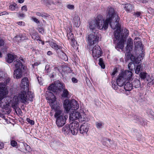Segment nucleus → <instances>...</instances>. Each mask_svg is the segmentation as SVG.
<instances>
[{"instance_id":"obj_1","label":"nucleus","mask_w":154,"mask_h":154,"mask_svg":"<svg viewBox=\"0 0 154 154\" xmlns=\"http://www.w3.org/2000/svg\"><path fill=\"white\" fill-rule=\"evenodd\" d=\"M119 18L113 8L109 7L107 11L106 19L105 21L103 16L98 15L94 20L91 21L89 23V28L93 30L96 28L99 29H106L109 24L111 28L113 29H116L114 32L115 37L117 40H120L117 43L116 49L118 48L122 49L124 47V42L126 38L128 35L129 31L126 29L121 30L119 24Z\"/></svg>"},{"instance_id":"obj_2","label":"nucleus","mask_w":154,"mask_h":154,"mask_svg":"<svg viewBox=\"0 0 154 154\" xmlns=\"http://www.w3.org/2000/svg\"><path fill=\"white\" fill-rule=\"evenodd\" d=\"M54 116L56 119V125L59 127H62L64 125L68 118L67 115L60 110H56Z\"/></svg>"},{"instance_id":"obj_3","label":"nucleus","mask_w":154,"mask_h":154,"mask_svg":"<svg viewBox=\"0 0 154 154\" xmlns=\"http://www.w3.org/2000/svg\"><path fill=\"white\" fill-rule=\"evenodd\" d=\"M64 107L66 113L71 110H76L79 107V104L78 102L74 99L71 100H66L64 101Z\"/></svg>"},{"instance_id":"obj_4","label":"nucleus","mask_w":154,"mask_h":154,"mask_svg":"<svg viewBox=\"0 0 154 154\" xmlns=\"http://www.w3.org/2000/svg\"><path fill=\"white\" fill-rule=\"evenodd\" d=\"M19 94L17 97V99L22 103H26L27 101L31 100L33 98V94L31 92L28 91L26 93L27 91L23 90Z\"/></svg>"},{"instance_id":"obj_5","label":"nucleus","mask_w":154,"mask_h":154,"mask_svg":"<svg viewBox=\"0 0 154 154\" xmlns=\"http://www.w3.org/2000/svg\"><path fill=\"white\" fill-rule=\"evenodd\" d=\"M99 37L94 32H92L88 35L86 38V40L89 48L98 42Z\"/></svg>"},{"instance_id":"obj_6","label":"nucleus","mask_w":154,"mask_h":154,"mask_svg":"<svg viewBox=\"0 0 154 154\" xmlns=\"http://www.w3.org/2000/svg\"><path fill=\"white\" fill-rule=\"evenodd\" d=\"M93 46L92 48H91L92 46L90 48L89 47V48L92 51V56L94 58L96 59L101 56L102 52L100 47L98 45H96L93 47Z\"/></svg>"},{"instance_id":"obj_7","label":"nucleus","mask_w":154,"mask_h":154,"mask_svg":"<svg viewBox=\"0 0 154 154\" xmlns=\"http://www.w3.org/2000/svg\"><path fill=\"white\" fill-rule=\"evenodd\" d=\"M20 86L22 90L26 91L29 90V82L27 77H25L22 79Z\"/></svg>"},{"instance_id":"obj_8","label":"nucleus","mask_w":154,"mask_h":154,"mask_svg":"<svg viewBox=\"0 0 154 154\" xmlns=\"http://www.w3.org/2000/svg\"><path fill=\"white\" fill-rule=\"evenodd\" d=\"M89 126L87 123H84L80 127V132L83 135L87 137L88 135V132L89 130Z\"/></svg>"},{"instance_id":"obj_9","label":"nucleus","mask_w":154,"mask_h":154,"mask_svg":"<svg viewBox=\"0 0 154 154\" xmlns=\"http://www.w3.org/2000/svg\"><path fill=\"white\" fill-rule=\"evenodd\" d=\"M120 75H122L127 81H129L132 77V73L131 71L128 70H125L124 72H122L120 74Z\"/></svg>"},{"instance_id":"obj_10","label":"nucleus","mask_w":154,"mask_h":154,"mask_svg":"<svg viewBox=\"0 0 154 154\" xmlns=\"http://www.w3.org/2000/svg\"><path fill=\"white\" fill-rule=\"evenodd\" d=\"M70 133L73 135H76L78 132L79 124L78 122H72L70 124Z\"/></svg>"},{"instance_id":"obj_11","label":"nucleus","mask_w":154,"mask_h":154,"mask_svg":"<svg viewBox=\"0 0 154 154\" xmlns=\"http://www.w3.org/2000/svg\"><path fill=\"white\" fill-rule=\"evenodd\" d=\"M80 113L77 112L76 110L72 111V112L70 113L69 116V119L70 120L73 121L77 119H79V116Z\"/></svg>"},{"instance_id":"obj_12","label":"nucleus","mask_w":154,"mask_h":154,"mask_svg":"<svg viewBox=\"0 0 154 154\" xmlns=\"http://www.w3.org/2000/svg\"><path fill=\"white\" fill-rule=\"evenodd\" d=\"M7 99L5 98L3 101L0 102V107L5 109H8L10 106V103L7 101Z\"/></svg>"},{"instance_id":"obj_13","label":"nucleus","mask_w":154,"mask_h":154,"mask_svg":"<svg viewBox=\"0 0 154 154\" xmlns=\"http://www.w3.org/2000/svg\"><path fill=\"white\" fill-rule=\"evenodd\" d=\"M133 45V41L131 38H129L127 39V45L126 47V51H131L132 50Z\"/></svg>"},{"instance_id":"obj_14","label":"nucleus","mask_w":154,"mask_h":154,"mask_svg":"<svg viewBox=\"0 0 154 154\" xmlns=\"http://www.w3.org/2000/svg\"><path fill=\"white\" fill-rule=\"evenodd\" d=\"M23 69H16L14 71V77L17 79L20 78L22 76Z\"/></svg>"},{"instance_id":"obj_15","label":"nucleus","mask_w":154,"mask_h":154,"mask_svg":"<svg viewBox=\"0 0 154 154\" xmlns=\"http://www.w3.org/2000/svg\"><path fill=\"white\" fill-rule=\"evenodd\" d=\"M126 80L119 74V78L117 79L116 82L119 86H122L125 84Z\"/></svg>"},{"instance_id":"obj_16","label":"nucleus","mask_w":154,"mask_h":154,"mask_svg":"<svg viewBox=\"0 0 154 154\" xmlns=\"http://www.w3.org/2000/svg\"><path fill=\"white\" fill-rule=\"evenodd\" d=\"M122 5L125 11L128 12H131L134 8L133 5L130 3L123 4Z\"/></svg>"},{"instance_id":"obj_17","label":"nucleus","mask_w":154,"mask_h":154,"mask_svg":"<svg viewBox=\"0 0 154 154\" xmlns=\"http://www.w3.org/2000/svg\"><path fill=\"white\" fill-rule=\"evenodd\" d=\"M71 127L70 124V125H66L63 127L62 129V132L65 135L70 134Z\"/></svg>"},{"instance_id":"obj_18","label":"nucleus","mask_w":154,"mask_h":154,"mask_svg":"<svg viewBox=\"0 0 154 154\" xmlns=\"http://www.w3.org/2000/svg\"><path fill=\"white\" fill-rule=\"evenodd\" d=\"M13 63L15 67L17 68L16 69H24V67H23V65L20 60H15L14 61Z\"/></svg>"},{"instance_id":"obj_19","label":"nucleus","mask_w":154,"mask_h":154,"mask_svg":"<svg viewBox=\"0 0 154 154\" xmlns=\"http://www.w3.org/2000/svg\"><path fill=\"white\" fill-rule=\"evenodd\" d=\"M28 35H26L25 33H20L19 34V35H17L15 36L14 38L15 39H16L17 38H18L17 40L19 41V40H27L28 39Z\"/></svg>"},{"instance_id":"obj_20","label":"nucleus","mask_w":154,"mask_h":154,"mask_svg":"<svg viewBox=\"0 0 154 154\" xmlns=\"http://www.w3.org/2000/svg\"><path fill=\"white\" fill-rule=\"evenodd\" d=\"M49 95L50 96H51V97H48L49 103L51 104L50 105L52 106L54 108V107H53V104L56 101V98L54 94L51 92L49 93Z\"/></svg>"},{"instance_id":"obj_21","label":"nucleus","mask_w":154,"mask_h":154,"mask_svg":"<svg viewBox=\"0 0 154 154\" xmlns=\"http://www.w3.org/2000/svg\"><path fill=\"white\" fill-rule=\"evenodd\" d=\"M134 42L135 48H141L142 44L139 38H136L134 40Z\"/></svg>"},{"instance_id":"obj_22","label":"nucleus","mask_w":154,"mask_h":154,"mask_svg":"<svg viewBox=\"0 0 154 154\" xmlns=\"http://www.w3.org/2000/svg\"><path fill=\"white\" fill-rule=\"evenodd\" d=\"M30 34L32 38L34 40H35L37 41L40 40H39L40 37L38 36V34L34 30H33V32H30Z\"/></svg>"},{"instance_id":"obj_23","label":"nucleus","mask_w":154,"mask_h":154,"mask_svg":"<svg viewBox=\"0 0 154 154\" xmlns=\"http://www.w3.org/2000/svg\"><path fill=\"white\" fill-rule=\"evenodd\" d=\"M16 56L15 55H13L11 54H8V58L7 59V62L9 63H11L16 58Z\"/></svg>"},{"instance_id":"obj_24","label":"nucleus","mask_w":154,"mask_h":154,"mask_svg":"<svg viewBox=\"0 0 154 154\" xmlns=\"http://www.w3.org/2000/svg\"><path fill=\"white\" fill-rule=\"evenodd\" d=\"M124 85V88L126 91H131L133 87L132 84L128 82H127Z\"/></svg>"},{"instance_id":"obj_25","label":"nucleus","mask_w":154,"mask_h":154,"mask_svg":"<svg viewBox=\"0 0 154 154\" xmlns=\"http://www.w3.org/2000/svg\"><path fill=\"white\" fill-rule=\"evenodd\" d=\"M79 121H88V119L87 117L86 114L84 113H80Z\"/></svg>"},{"instance_id":"obj_26","label":"nucleus","mask_w":154,"mask_h":154,"mask_svg":"<svg viewBox=\"0 0 154 154\" xmlns=\"http://www.w3.org/2000/svg\"><path fill=\"white\" fill-rule=\"evenodd\" d=\"M50 45L52 48L56 51H57L58 49H60L62 48L60 46L57 45V44L54 42H50Z\"/></svg>"},{"instance_id":"obj_27","label":"nucleus","mask_w":154,"mask_h":154,"mask_svg":"<svg viewBox=\"0 0 154 154\" xmlns=\"http://www.w3.org/2000/svg\"><path fill=\"white\" fill-rule=\"evenodd\" d=\"M48 89L55 93L57 90L56 82L54 84H52L48 88Z\"/></svg>"},{"instance_id":"obj_28","label":"nucleus","mask_w":154,"mask_h":154,"mask_svg":"<svg viewBox=\"0 0 154 154\" xmlns=\"http://www.w3.org/2000/svg\"><path fill=\"white\" fill-rule=\"evenodd\" d=\"M18 8V6L15 3H14L12 4L9 7V9L12 11H17Z\"/></svg>"},{"instance_id":"obj_29","label":"nucleus","mask_w":154,"mask_h":154,"mask_svg":"<svg viewBox=\"0 0 154 154\" xmlns=\"http://www.w3.org/2000/svg\"><path fill=\"white\" fill-rule=\"evenodd\" d=\"M59 57L65 61H67L68 60L67 56L66 54L62 51H61L58 54Z\"/></svg>"},{"instance_id":"obj_30","label":"nucleus","mask_w":154,"mask_h":154,"mask_svg":"<svg viewBox=\"0 0 154 154\" xmlns=\"http://www.w3.org/2000/svg\"><path fill=\"white\" fill-rule=\"evenodd\" d=\"M57 82H56V86H57V90L59 91H61L62 89H63L64 88V86L63 85L60 83L59 81H57Z\"/></svg>"},{"instance_id":"obj_31","label":"nucleus","mask_w":154,"mask_h":154,"mask_svg":"<svg viewBox=\"0 0 154 154\" xmlns=\"http://www.w3.org/2000/svg\"><path fill=\"white\" fill-rule=\"evenodd\" d=\"M42 3L46 5L51 4V3H52L54 4H57V3H60L59 2H54V1H49V0H42Z\"/></svg>"},{"instance_id":"obj_32","label":"nucleus","mask_w":154,"mask_h":154,"mask_svg":"<svg viewBox=\"0 0 154 154\" xmlns=\"http://www.w3.org/2000/svg\"><path fill=\"white\" fill-rule=\"evenodd\" d=\"M131 84L133 87L135 88H138L140 85V82L139 80L137 79L134 80Z\"/></svg>"},{"instance_id":"obj_33","label":"nucleus","mask_w":154,"mask_h":154,"mask_svg":"<svg viewBox=\"0 0 154 154\" xmlns=\"http://www.w3.org/2000/svg\"><path fill=\"white\" fill-rule=\"evenodd\" d=\"M18 99L15 100V101H13L12 103L11 106L13 109L16 110L18 108Z\"/></svg>"},{"instance_id":"obj_34","label":"nucleus","mask_w":154,"mask_h":154,"mask_svg":"<svg viewBox=\"0 0 154 154\" xmlns=\"http://www.w3.org/2000/svg\"><path fill=\"white\" fill-rule=\"evenodd\" d=\"M68 94L69 92L67 90L64 89L61 95L62 97L64 98H68Z\"/></svg>"},{"instance_id":"obj_35","label":"nucleus","mask_w":154,"mask_h":154,"mask_svg":"<svg viewBox=\"0 0 154 154\" xmlns=\"http://www.w3.org/2000/svg\"><path fill=\"white\" fill-rule=\"evenodd\" d=\"M67 37L68 40H71V41L73 42L75 41V40L73 38V35L71 32L68 33L67 35Z\"/></svg>"},{"instance_id":"obj_36","label":"nucleus","mask_w":154,"mask_h":154,"mask_svg":"<svg viewBox=\"0 0 154 154\" xmlns=\"http://www.w3.org/2000/svg\"><path fill=\"white\" fill-rule=\"evenodd\" d=\"M112 88L116 90L118 89V85H117V82L114 81H112Z\"/></svg>"},{"instance_id":"obj_37","label":"nucleus","mask_w":154,"mask_h":154,"mask_svg":"<svg viewBox=\"0 0 154 154\" xmlns=\"http://www.w3.org/2000/svg\"><path fill=\"white\" fill-rule=\"evenodd\" d=\"M131 51H126V52L125 54V55L126 56V60H129L131 58L132 54L131 53Z\"/></svg>"},{"instance_id":"obj_38","label":"nucleus","mask_w":154,"mask_h":154,"mask_svg":"<svg viewBox=\"0 0 154 154\" xmlns=\"http://www.w3.org/2000/svg\"><path fill=\"white\" fill-rule=\"evenodd\" d=\"M95 123L96 127L98 129L102 128L104 125V123L102 122H97Z\"/></svg>"},{"instance_id":"obj_39","label":"nucleus","mask_w":154,"mask_h":154,"mask_svg":"<svg viewBox=\"0 0 154 154\" xmlns=\"http://www.w3.org/2000/svg\"><path fill=\"white\" fill-rule=\"evenodd\" d=\"M98 64L101 66L102 69H104L105 68V65L102 58H100L99 59Z\"/></svg>"},{"instance_id":"obj_40","label":"nucleus","mask_w":154,"mask_h":154,"mask_svg":"<svg viewBox=\"0 0 154 154\" xmlns=\"http://www.w3.org/2000/svg\"><path fill=\"white\" fill-rule=\"evenodd\" d=\"M5 75L4 72L0 71V81H4L5 79Z\"/></svg>"},{"instance_id":"obj_41","label":"nucleus","mask_w":154,"mask_h":154,"mask_svg":"<svg viewBox=\"0 0 154 154\" xmlns=\"http://www.w3.org/2000/svg\"><path fill=\"white\" fill-rule=\"evenodd\" d=\"M133 119L137 120V121L141 123V121L143 120V119L139 116L136 115H134L133 116Z\"/></svg>"},{"instance_id":"obj_42","label":"nucleus","mask_w":154,"mask_h":154,"mask_svg":"<svg viewBox=\"0 0 154 154\" xmlns=\"http://www.w3.org/2000/svg\"><path fill=\"white\" fill-rule=\"evenodd\" d=\"M146 73L143 72L140 73L139 75V76L141 78V79L144 80L146 78Z\"/></svg>"},{"instance_id":"obj_43","label":"nucleus","mask_w":154,"mask_h":154,"mask_svg":"<svg viewBox=\"0 0 154 154\" xmlns=\"http://www.w3.org/2000/svg\"><path fill=\"white\" fill-rule=\"evenodd\" d=\"M5 84L2 83H0V92H2L5 90Z\"/></svg>"},{"instance_id":"obj_44","label":"nucleus","mask_w":154,"mask_h":154,"mask_svg":"<svg viewBox=\"0 0 154 154\" xmlns=\"http://www.w3.org/2000/svg\"><path fill=\"white\" fill-rule=\"evenodd\" d=\"M80 20V18L77 15H75L73 18V22L75 23H78Z\"/></svg>"},{"instance_id":"obj_45","label":"nucleus","mask_w":154,"mask_h":154,"mask_svg":"<svg viewBox=\"0 0 154 154\" xmlns=\"http://www.w3.org/2000/svg\"><path fill=\"white\" fill-rule=\"evenodd\" d=\"M142 69V66L140 65H137L135 69V73L137 74H138L139 73L140 70Z\"/></svg>"},{"instance_id":"obj_46","label":"nucleus","mask_w":154,"mask_h":154,"mask_svg":"<svg viewBox=\"0 0 154 154\" xmlns=\"http://www.w3.org/2000/svg\"><path fill=\"white\" fill-rule=\"evenodd\" d=\"M147 113L151 116V117L154 119V112L152 110L149 109L147 111Z\"/></svg>"},{"instance_id":"obj_47","label":"nucleus","mask_w":154,"mask_h":154,"mask_svg":"<svg viewBox=\"0 0 154 154\" xmlns=\"http://www.w3.org/2000/svg\"><path fill=\"white\" fill-rule=\"evenodd\" d=\"M25 147L26 150L28 152H29L31 150L30 146L27 145L26 143H24L23 144Z\"/></svg>"},{"instance_id":"obj_48","label":"nucleus","mask_w":154,"mask_h":154,"mask_svg":"<svg viewBox=\"0 0 154 154\" xmlns=\"http://www.w3.org/2000/svg\"><path fill=\"white\" fill-rule=\"evenodd\" d=\"M46 14H45L43 12L40 13V12H37L36 13V15H37L42 17H46Z\"/></svg>"},{"instance_id":"obj_49","label":"nucleus","mask_w":154,"mask_h":154,"mask_svg":"<svg viewBox=\"0 0 154 154\" xmlns=\"http://www.w3.org/2000/svg\"><path fill=\"white\" fill-rule=\"evenodd\" d=\"M26 121L29 123L31 125H33L34 124V121L33 120H31L29 118H27Z\"/></svg>"},{"instance_id":"obj_50","label":"nucleus","mask_w":154,"mask_h":154,"mask_svg":"<svg viewBox=\"0 0 154 154\" xmlns=\"http://www.w3.org/2000/svg\"><path fill=\"white\" fill-rule=\"evenodd\" d=\"M137 59H136L135 57L133 56L132 54L131 57V58H130V59L133 62H135L136 63H139L140 62H137Z\"/></svg>"},{"instance_id":"obj_51","label":"nucleus","mask_w":154,"mask_h":154,"mask_svg":"<svg viewBox=\"0 0 154 154\" xmlns=\"http://www.w3.org/2000/svg\"><path fill=\"white\" fill-rule=\"evenodd\" d=\"M38 30L39 32L41 33L42 34L44 32V29L41 26L38 27Z\"/></svg>"},{"instance_id":"obj_52","label":"nucleus","mask_w":154,"mask_h":154,"mask_svg":"<svg viewBox=\"0 0 154 154\" xmlns=\"http://www.w3.org/2000/svg\"><path fill=\"white\" fill-rule=\"evenodd\" d=\"M11 145L13 147H15L17 145V142L15 140H12L11 141Z\"/></svg>"},{"instance_id":"obj_53","label":"nucleus","mask_w":154,"mask_h":154,"mask_svg":"<svg viewBox=\"0 0 154 154\" xmlns=\"http://www.w3.org/2000/svg\"><path fill=\"white\" fill-rule=\"evenodd\" d=\"M66 7L68 9L70 10H73L74 8V5H68Z\"/></svg>"},{"instance_id":"obj_54","label":"nucleus","mask_w":154,"mask_h":154,"mask_svg":"<svg viewBox=\"0 0 154 154\" xmlns=\"http://www.w3.org/2000/svg\"><path fill=\"white\" fill-rule=\"evenodd\" d=\"M16 23L20 26H25V23L23 21L17 22Z\"/></svg>"},{"instance_id":"obj_55","label":"nucleus","mask_w":154,"mask_h":154,"mask_svg":"<svg viewBox=\"0 0 154 154\" xmlns=\"http://www.w3.org/2000/svg\"><path fill=\"white\" fill-rule=\"evenodd\" d=\"M37 79L38 81L39 82V83L41 85L42 84V78L41 77H39V76H38L37 77Z\"/></svg>"},{"instance_id":"obj_56","label":"nucleus","mask_w":154,"mask_h":154,"mask_svg":"<svg viewBox=\"0 0 154 154\" xmlns=\"http://www.w3.org/2000/svg\"><path fill=\"white\" fill-rule=\"evenodd\" d=\"M70 69V68L69 67L66 66H64L63 68V70L66 72L69 71V70Z\"/></svg>"},{"instance_id":"obj_57","label":"nucleus","mask_w":154,"mask_h":154,"mask_svg":"<svg viewBox=\"0 0 154 154\" xmlns=\"http://www.w3.org/2000/svg\"><path fill=\"white\" fill-rule=\"evenodd\" d=\"M5 80V82L6 84H7L8 83H9L11 80V79L9 77H7L6 78H5V79H4V80Z\"/></svg>"},{"instance_id":"obj_58","label":"nucleus","mask_w":154,"mask_h":154,"mask_svg":"<svg viewBox=\"0 0 154 154\" xmlns=\"http://www.w3.org/2000/svg\"><path fill=\"white\" fill-rule=\"evenodd\" d=\"M54 69L55 71L57 72H60V67L59 66L55 67Z\"/></svg>"},{"instance_id":"obj_59","label":"nucleus","mask_w":154,"mask_h":154,"mask_svg":"<svg viewBox=\"0 0 154 154\" xmlns=\"http://www.w3.org/2000/svg\"><path fill=\"white\" fill-rule=\"evenodd\" d=\"M18 17L20 18H23L25 17V15L23 13H19L18 14Z\"/></svg>"},{"instance_id":"obj_60","label":"nucleus","mask_w":154,"mask_h":154,"mask_svg":"<svg viewBox=\"0 0 154 154\" xmlns=\"http://www.w3.org/2000/svg\"><path fill=\"white\" fill-rule=\"evenodd\" d=\"M133 64L132 62H130L129 63L128 65V69L131 71H132L133 70L132 68H131V66Z\"/></svg>"},{"instance_id":"obj_61","label":"nucleus","mask_w":154,"mask_h":154,"mask_svg":"<svg viewBox=\"0 0 154 154\" xmlns=\"http://www.w3.org/2000/svg\"><path fill=\"white\" fill-rule=\"evenodd\" d=\"M27 8L26 5H24L21 8V10L22 11H27Z\"/></svg>"},{"instance_id":"obj_62","label":"nucleus","mask_w":154,"mask_h":154,"mask_svg":"<svg viewBox=\"0 0 154 154\" xmlns=\"http://www.w3.org/2000/svg\"><path fill=\"white\" fill-rule=\"evenodd\" d=\"M4 45V41L3 40L0 38V46H2Z\"/></svg>"},{"instance_id":"obj_63","label":"nucleus","mask_w":154,"mask_h":154,"mask_svg":"<svg viewBox=\"0 0 154 154\" xmlns=\"http://www.w3.org/2000/svg\"><path fill=\"white\" fill-rule=\"evenodd\" d=\"M4 97L3 94L2 93H0V102L2 101L1 100H3L4 98Z\"/></svg>"},{"instance_id":"obj_64","label":"nucleus","mask_w":154,"mask_h":154,"mask_svg":"<svg viewBox=\"0 0 154 154\" xmlns=\"http://www.w3.org/2000/svg\"><path fill=\"white\" fill-rule=\"evenodd\" d=\"M72 80L74 83H77L78 82L77 79L75 78H72Z\"/></svg>"}]
</instances>
